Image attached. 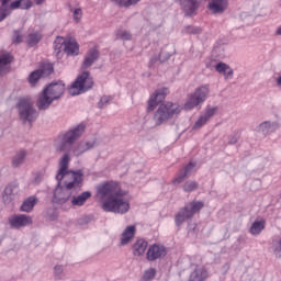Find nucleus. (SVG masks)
Masks as SVG:
<instances>
[{
	"label": "nucleus",
	"instance_id": "1",
	"mask_svg": "<svg viewBox=\"0 0 281 281\" xmlns=\"http://www.w3.org/2000/svg\"><path fill=\"white\" fill-rule=\"evenodd\" d=\"M97 199L101 203L103 212H112L113 214H126L131 210V201L128 191L122 189V184L117 181H105L97 187Z\"/></svg>",
	"mask_w": 281,
	"mask_h": 281
},
{
	"label": "nucleus",
	"instance_id": "2",
	"mask_svg": "<svg viewBox=\"0 0 281 281\" xmlns=\"http://www.w3.org/2000/svg\"><path fill=\"white\" fill-rule=\"evenodd\" d=\"M69 161V154H65L59 161V170L56 176L57 181L65 179L67 190H71L82 183V172L68 171Z\"/></svg>",
	"mask_w": 281,
	"mask_h": 281
},
{
	"label": "nucleus",
	"instance_id": "3",
	"mask_svg": "<svg viewBox=\"0 0 281 281\" xmlns=\"http://www.w3.org/2000/svg\"><path fill=\"white\" fill-rule=\"evenodd\" d=\"M65 93V83L63 81H58L55 83H50L47 88L43 90L37 100V106L41 111H45V109L49 108V104L54 102V100H58Z\"/></svg>",
	"mask_w": 281,
	"mask_h": 281
},
{
	"label": "nucleus",
	"instance_id": "4",
	"mask_svg": "<svg viewBox=\"0 0 281 281\" xmlns=\"http://www.w3.org/2000/svg\"><path fill=\"white\" fill-rule=\"evenodd\" d=\"M181 111H183V108L179 103H160L157 111L154 114V121L156 123V126H161L164 122L172 120L173 116L179 115Z\"/></svg>",
	"mask_w": 281,
	"mask_h": 281
},
{
	"label": "nucleus",
	"instance_id": "5",
	"mask_svg": "<svg viewBox=\"0 0 281 281\" xmlns=\"http://www.w3.org/2000/svg\"><path fill=\"white\" fill-rule=\"evenodd\" d=\"M85 133V125L79 124L77 127L68 131L66 134L59 135L55 140L56 149L59 153H65V150H69L71 144L78 139Z\"/></svg>",
	"mask_w": 281,
	"mask_h": 281
},
{
	"label": "nucleus",
	"instance_id": "6",
	"mask_svg": "<svg viewBox=\"0 0 281 281\" xmlns=\"http://www.w3.org/2000/svg\"><path fill=\"white\" fill-rule=\"evenodd\" d=\"M91 89H93V77L89 71H83L70 86L68 93L70 95H80V93H87Z\"/></svg>",
	"mask_w": 281,
	"mask_h": 281
},
{
	"label": "nucleus",
	"instance_id": "7",
	"mask_svg": "<svg viewBox=\"0 0 281 281\" xmlns=\"http://www.w3.org/2000/svg\"><path fill=\"white\" fill-rule=\"evenodd\" d=\"M210 94V87L209 86H201L200 88L195 89V91L188 95L187 102L184 103V111H192L199 104H203L205 100H207V95Z\"/></svg>",
	"mask_w": 281,
	"mask_h": 281
},
{
	"label": "nucleus",
	"instance_id": "8",
	"mask_svg": "<svg viewBox=\"0 0 281 281\" xmlns=\"http://www.w3.org/2000/svg\"><path fill=\"white\" fill-rule=\"evenodd\" d=\"M203 207H204V204L201 201L189 203L188 206L182 207L176 215V225L178 227L183 225L186 221H189V218H192V216L201 212Z\"/></svg>",
	"mask_w": 281,
	"mask_h": 281
},
{
	"label": "nucleus",
	"instance_id": "9",
	"mask_svg": "<svg viewBox=\"0 0 281 281\" xmlns=\"http://www.w3.org/2000/svg\"><path fill=\"white\" fill-rule=\"evenodd\" d=\"M18 109L23 122H34V120H36V110L30 99H21Z\"/></svg>",
	"mask_w": 281,
	"mask_h": 281
},
{
	"label": "nucleus",
	"instance_id": "10",
	"mask_svg": "<svg viewBox=\"0 0 281 281\" xmlns=\"http://www.w3.org/2000/svg\"><path fill=\"white\" fill-rule=\"evenodd\" d=\"M168 250L161 244H153L148 247L146 252V259L149 262H155V260H159L160 258H165L167 256Z\"/></svg>",
	"mask_w": 281,
	"mask_h": 281
},
{
	"label": "nucleus",
	"instance_id": "11",
	"mask_svg": "<svg viewBox=\"0 0 281 281\" xmlns=\"http://www.w3.org/2000/svg\"><path fill=\"white\" fill-rule=\"evenodd\" d=\"M196 170V162L191 161L187 166L182 167L175 178L171 180L172 186H179V183H183L186 178L190 177L192 172Z\"/></svg>",
	"mask_w": 281,
	"mask_h": 281
},
{
	"label": "nucleus",
	"instance_id": "12",
	"mask_svg": "<svg viewBox=\"0 0 281 281\" xmlns=\"http://www.w3.org/2000/svg\"><path fill=\"white\" fill-rule=\"evenodd\" d=\"M166 95H168V88L157 90L148 100V113L157 109V106H159V104H161L164 100H166Z\"/></svg>",
	"mask_w": 281,
	"mask_h": 281
},
{
	"label": "nucleus",
	"instance_id": "13",
	"mask_svg": "<svg viewBox=\"0 0 281 281\" xmlns=\"http://www.w3.org/2000/svg\"><path fill=\"white\" fill-rule=\"evenodd\" d=\"M55 43H63L65 45L64 52L67 54V56H78L80 52V46L74 38L65 40L63 37H57Z\"/></svg>",
	"mask_w": 281,
	"mask_h": 281
},
{
	"label": "nucleus",
	"instance_id": "14",
	"mask_svg": "<svg viewBox=\"0 0 281 281\" xmlns=\"http://www.w3.org/2000/svg\"><path fill=\"white\" fill-rule=\"evenodd\" d=\"M9 224L14 229H21V227H25L27 225H32V218L27 215H13L9 218Z\"/></svg>",
	"mask_w": 281,
	"mask_h": 281
},
{
	"label": "nucleus",
	"instance_id": "15",
	"mask_svg": "<svg viewBox=\"0 0 281 281\" xmlns=\"http://www.w3.org/2000/svg\"><path fill=\"white\" fill-rule=\"evenodd\" d=\"M98 58H100V50L98 49V46H94L87 52L81 68L89 69Z\"/></svg>",
	"mask_w": 281,
	"mask_h": 281
},
{
	"label": "nucleus",
	"instance_id": "16",
	"mask_svg": "<svg viewBox=\"0 0 281 281\" xmlns=\"http://www.w3.org/2000/svg\"><path fill=\"white\" fill-rule=\"evenodd\" d=\"M180 3L183 8V12L187 16H192L194 12L199 9V3L201 0H180Z\"/></svg>",
	"mask_w": 281,
	"mask_h": 281
},
{
	"label": "nucleus",
	"instance_id": "17",
	"mask_svg": "<svg viewBox=\"0 0 281 281\" xmlns=\"http://www.w3.org/2000/svg\"><path fill=\"white\" fill-rule=\"evenodd\" d=\"M210 274L207 269L202 266H196L195 269L190 274L189 281H206Z\"/></svg>",
	"mask_w": 281,
	"mask_h": 281
},
{
	"label": "nucleus",
	"instance_id": "18",
	"mask_svg": "<svg viewBox=\"0 0 281 281\" xmlns=\"http://www.w3.org/2000/svg\"><path fill=\"white\" fill-rule=\"evenodd\" d=\"M228 0H212L209 4V9L213 14H221L227 10Z\"/></svg>",
	"mask_w": 281,
	"mask_h": 281
},
{
	"label": "nucleus",
	"instance_id": "19",
	"mask_svg": "<svg viewBox=\"0 0 281 281\" xmlns=\"http://www.w3.org/2000/svg\"><path fill=\"white\" fill-rule=\"evenodd\" d=\"M14 60V57L10 54H3L0 56V76H5L10 71V63Z\"/></svg>",
	"mask_w": 281,
	"mask_h": 281
},
{
	"label": "nucleus",
	"instance_id": "20",
	"mask_svg": "<svg viewBox=\"0 0 281 281\" xmlns=\"http://www.w3.org/2000/svg\"><path fill=\"white\" fill-rule=\"evenodd\" d=\"M215 71H217V74H222L225 80H229V78H234V70L229 67V65L225 63H218L215 66Z\"/></svg>",
	"mask_w": 281,
	"mask_h": 281
},
{
	"label": "nucleus",
	"instance_id": "21",
	"mask_svg": "<svg viewBox=\"0 0 281 281\" xmlns=\"http://www.w3.org/2000/svg\"><path fill=\"white\" fill-rule=\"evenodd\" d=\"M132 249L134 256H144V254H146V249H148V241L144 239H137Z\"/></svg>",
	"mask_w": 281,
	"mask_h": 281
},
{
	"label": "nucleus",
	"instance_id": "22",
	"mask_svg": "<svg viewBox=\"0 0 281 281\" xmlns=\"http://www.w3.org/2000/svg\"><path fill=\"white\" fill-rule=\"evenodd\" d=\"M10 10H30L34 3L32 0H15L11 2L10 4Z\"/></svg>",
	"mask_w": 281,
	"mask_h": 281
},
{
	"label": "nucleus",
	"instance_id": "23",
	"mask_svg": "<svg viewBox=\"0 0 281 281\" xmlns=\"http://www.w3.org/2000/svg\"><path fill=\"white\" fill-rule=\"evenodd\" d=\"M69 192H66L63 189H56L54 193L53 203H59V205H63V203H67L69 201Z\"/></svg>",
	"mask_w": 281,
	"mask_h": 281
},
{
	"label": "nucleus",
	"instance_id": "24",
	"mask_svg": "<svg viewBox=\"0 0 281 281\" xmlns=\"http://www.w3.org/2000/svg\"><path fill=\"white\" fill-rule=\"evenodd\" d=\"M43 41V33L40 31H34L30 33L26 37V43L29 47H34V45H38Z\"/></svg>",
	"mask_w": 281,
	"mask_h": 281
},
{
	"label": "nucleus",
	"instance_id": "25",
	"mask_svg": "<svg viewBox=\"0 0 281 281\" xmlns=\"http://www.w3.org/2000/svg\"><path fill=\"white\" fill-rule=\"evenodd\" d=\"M88 199H91V192L85 191L80 195L74 196L71 200V204L81 207V205H85L87 203Z\"/></svg>",
	"mask_w": 281,
	"mask_h": 281
},
{
	"label": "nucleus",
	"instance_id": "26",
	"mask_svg": "<svg viewBox=\"0 0 281 281\" xmlns=\"http://www.w3.org/2000/svg\"><path fill=\"white\" fill-rule=\"evenodd\" d=\"M135 237V226H127L121 237L122 245H128L131 240Z\"/></svg>",
	"mask_w": 281,
	"mask_h": 281
},
{
	"label": "nucleus",
	"instance_id": "27",
	"mask_svg": "<svg viewBox=\"0 0 281 281\" xmlns=\"http://www.w3.org/2000/svg\"><path fill=\"white\" fill-rule=\"evenodd\" d=\"M37 201L38 200L35 196H31V198L26 199L21 206V211L22 212H32V210H34V205H36Z\"/></svg>",
	"mask_w": 281,
	"mask_h": 281
},
{
	"label": "nucleus",
	"instance_id": "28",
	"mask_svg": "<svg viewBox=\"0 0 281 281\" xmlns=\"http://www.w3.org/2000/svg\"><path fill=\"white\" fill-rule=\"evenodd\" d=\"M44 74H45V70H43V69H37V70L31 72L29 76V82H30L31 87H35L36 82H38L40 78H43Z\"/></svg>",
	"mask_w": 281,
	"mask_h": 281
},
{
	"label": "nucleus",
	"instance_id": "29",
	"mask_svg": "<svg viewBox=\"0 0 281 281\" xmlns=\"http://www.w3.org/2000/svg\"><path fill=\"white\" fill-rule=\"evenodd\" d=\"M265 220L254 222L250 227V234H252V236H258V234H260L262 229H265Z\"/></svg>",
	"mask_w": 281,
	"mask_h": 281
},
{
	"label": "nucleus",
	"instance_id": "30",
	"mask_svg": "<svg viewBox=\"0 0 281 281\" xmlns=\"http://www.w3.org/2000/svg\"><path fill=\"white\" fill-rule=\"evenodd\" d=\"M16 186L9 184L4 189V194H3V201L4 203H9V201H12L11 195L14 194V189Z\"/></svg>",
	"mask_w": 281,
	"mask_h": 281
},
{
	"label": "nucleus",
	"instance_id": "31",
	"mask_svg": "<svg viewBox=\"0 0 281 281\" xmlns=\"http://www.w3.org/2000/svg\"><path fill=\"white\" fill-rule=\"evenodd\" d=\"M120 8H131V5H136L142 0H113Z\"/></svg>",
	"mask_w": 281,
	"mask_h": 281
},
{
	"label": "nucleus",
	"instance_id": "32",
	"mask_svg": "<svg viewBox=\"0 0 281 281\" xmlns=\"http://www.w3.org/2000/svg\"><path fill=\"white\" fill-rule=\"evenodd\" d=\"M25 150H20L13 158L12 164L13 166L19 167L21 166V164H23L24 159H25Z\"/></svg>",
	"mask_w": 281,
	"mask_h": 281
},
{
	"label": "nucleus",
	"instance_id": "33",
	"mask_svg": "<svg viewBox=\"0 0 281 281\" xmlns=\"http://www.w3.org/2000/svg\"><path fill=\"white\" fill-rule=\"evenodd\" d=\"M10 14H12V9H10V4L9 5H3L1 4L0 7V23L1 21H4L5 18L10 16Z\"/></svg>",
	"mask_w": 281,
	"mask_h": 281
},
{
	"label": "nucleus",
	"instance_id": "34",
	"mask_svg": "<svg viewBox=\"0 0 281 281\" xmlns=\"http://www.w3.org/2000/svg\"><path fill=\"white\" fill-rule=\"evenodd\" d=\"M273 252L278 258H281V238L276 237L272 241Z\"/></svg>",
	"mask_w": 281,
	"mask_h": 281
},
{
	"label": "nucleus",
	"instance_id": "35",
	"mask_svg": "<svg viewBox=\"0 0 281 281\" xmlns=\"http://www.w3.org/2000/svg\"><path fill=\"white\" fill-rule=\"evenodd\" d=\"M182 188L184 192H194V190L199 189V183L196 181H187Z\"/></svg>",
	"mask_w": 281,
	"mask_h": 281
},
{
	"label": "nucleus",
	"instance_id": "36",
	"mask_svg": "<svg viewBox=\"0 0 281 281\" xmlns=\"http://www.w3.org/2000/svg\"><path fill=\"white\" fill-rule=\"evenodd\" d=\"M209 119H206L204 115H201L198 121L195 122V124L193 125V128L196 131L199 128H202L203 126H205V124H207Z\"/></svg>",
	"mask_w": 281,
	"mask_h": 281
},
{
	"label": "nucleus",
	"instance_id": "37",
	"mask_svg": "<svg viewBox=\"0 0 281 281\" xmlns=\"http://www.w3.org/2000/svg\"><path fill=\"white\" fill-rule=\"evenodd\" d=\"M156 274H157V271L155 270V268H150L145 271L143 276V280H146V281L153 280V278H155Z\"/></svg>",
	"mask_w": 281,
	"mask_h": 281
},
{
	"label": "nucleus",
	"instance_id": "38",
	"mask_svg": "<svg viewBox=\"0 0 281 281\" xmlns=\"http://www.w3.org/2000/svg\"><path fill=\"white\" fill-rule=\"evenodd\" d=\"M216 111H218V108L213 106V108H206L204 116L206 120H210L211 117H214L216 115Z\"/></svg>",
	"mask_w": 281,
	"mask_h": 281
},
{
	"label": "nucleus",
	"instance_id": "39",
	"mask_svg": "<svg viewBox=\"0 0 281 281\" xmlns=\"http://www.w3.org/2000/svg\"><path fill=\"white\" fill-rule=\"evenodd\" d=\"M119 38H122V41H131L132 35L128 31H119L117 32Z\"/></svg>",
	"mask_w": 281,
	"mask_h": 281
},
{
	"label": "nucleus",
	"instance_id": "40",
	"mask_svg": "<svg viewBox=\"0 0 281 281\" xmlns=\"http://www.w3.org/2000/svg\"><path fill=\"white\" fill-rule=\"evenodd\" d=\"M12 43H14L15 45H19V43H23V36L21 35V32H14Z\"/></svg>",
	"mask_w": 281,
	"mask_h": 281
},
{
	"label": "nucleus",
	"instance_id": "41",
	"mask_svg": "<svg viewBox=\"0 0 281 281\" xmlns=\"http://www.w3.org/2000/svg\"><path fill=\"white\" fill-rule=\"evenodd\" d=\"M74 19H75L76 23H79L80 19H82V9L74 10Z\"/></svg>",
	"mask_w": 281,
	"mask_h": 281
},
{
	"label": "nucleus",
	"instance_id": "42",
	"mask_svg": "<svg viewBox=\"0 0 281 281\" xmlns=\"http://www.w3.org/2000/svg\"><path fill=\"white\" fill-rule=\"evenodd\" d=\"M110 100H111V97H106V95L102 97L98 103L99 109H104V104H109Z\"/></svg>",
	"mask_w": 281,
	"mask_h": 281
},
{
	"label": "nucleus",
	"instance_id": "43",
	"mask_svg": "<svg viewBox=\"0 0 281 281\" xmlns=\"http://www.w3.org/2000/svg\"><path fill=\"white\" fill-rule=\"evenodd\" d=\"M259 128H261V131L265 133V131H267L268 128H271V122L266 121V122L261 123L259 125Z\"/></svg>",
	"mask_w": 281,
	"mask_h": 281
},
{
	"label": "nucleus",
	"instance_id": "44",
	"mask_svg": "<svg viewBox=\"0 0 281 281\" xmlns=\"http://www.w3.org/2000/svg\"><path fill=\"white\" fill-rule=\"evenodd\" d=\"M54 271H55V274H56V276H60V273H63V267L56 266V267L54 268Z\"/></svg>",
	"mask_w": 281,
	"mask_h": 281
},
{
	"label": "nucleus",
	"instance_id": "45",
	"mask_svg": "<svg viewBox=\"0 0 281 281\" xmlns=\"http://www.w3.org/2000/svg\"><path fill=\"white\" fill-rule=\"evenodd\" d=\"M189 32L191 34H199L201 32V29L189 27Z\"/></svg>",
	"mask_w": 281,
	"mask_h": 281
},
{
	"label": "nucleus",
	"instance_id": "46",
	"mask_svg": "<svg viewBox=\"0 0 281 281\" xmlns=\"http://www.w3.org/2000/svg\"><path fill=\"white\" fill-rule=\"evenodd\" d=\"M54 72V66L48 65L46 74H53Z\"/></svg>",
	"mask_w": 281,
	"mask_h": 281
},
{
	"label": "nucleus",
	"instance_id": "47",
	"mask_svg": "<svg viewBox=\"0 0 281 281\" xmlns=\"http://www.w3.org/2000/svg\"><path fill=\"white\" fill-rule=\"evenodd\" d=\"M236 142H238V138L232 137V138L228 140V144H236Z\"/></svg>",
	"mask_w": 281,
	"mask_h": 281
},
{
	"label": "nucleus",
	"instance_id": "48",
	"mask_svg": "<svg viewBox=\"0 0 281 281\" xmlns=\"http://www.w3.org/2000/svg\"><path fill=\"white\" fill-rule=\"evenodd\" d=\"M34 2L36 3V5H43V3H45V0H34Z\"/></svg>",
	"mask_w": 281,
	"mask_h": 281
},
{
	"label": "nucleus",
	"instance_id": "49",
	"mask_svg": "<svg viewBox=\"0 0 281 281\" xmlns=\"http://www.w3.org/2000/svg\"><path fill=\"white\" fill-rule=\"evenodd\" d=\"M1 1V5H3L5 8V5H8V3H10V0H0Z\"/></svg>",
	"mask_w": 281,
	"mask_h": 281
},
{
	"label": "nucleus",
	"instance_id": "50",
	"mask_svg": "<svg viewBox=\"0 0 281 281\" xmlns=\"http://www.w3.org/2000/svg\"><path fill=\"white\" fill-rule=\"evenodd\" d=\"M278 36H281V26L277 30Z\"/></svg>",
	"mask_w": 281,
	"mask_h": 281
},
{
	"label": "nucleus",
	"instance_id": "51",
	"mask_svg": "<svg viewBox=\"0 0 281 281\" xmlns=\"http://www.w3.org/2000/svg\"><path fill=\"white\" fill-rule=\"evenodd\" d=\"M278 85H281V76L278 78Z\"/></svg>",
	"mask_w": 281,
	"mask_h": 281
}]
</instances>
